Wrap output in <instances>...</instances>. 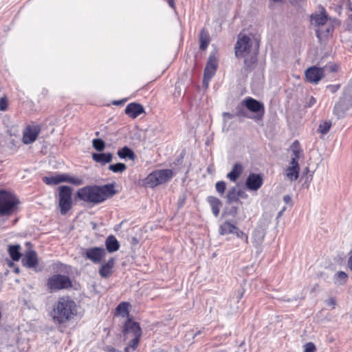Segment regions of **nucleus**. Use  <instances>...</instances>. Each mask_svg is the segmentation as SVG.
<instances>
[{"label":"nucleus","mask_w":352,"mask_h":352,"mask_svg":"<svg viewBox=\"0 0 352 352\" xmlns=\"http://www.w3.org/2000/svg\"><path fill=\"white\" fill-rule=\"evenodd\" d=\"M113 184H108L104 186H86L79 188L76 195L80 200L92 204H98L104 201L107 198L116 193Z\"/></svg>","instance_id":"1"},{"label":"nucleus","mask_w":352,"mask_h":352,"mask_svg":"<svg viewBox=\"0 0 352 352\" xmlns=\"http://www.w3.org/2000/svg\"><path fill=\"white\" fill-rule=\"evenodd\" d=\"M77 305L71 297L62 296L54 304L51 316L55 324H63L77 314Z\"/></svg>","instance_id":"2"},{"label":"nucleus","mask_w":352,"mask_h":352,"mask_svg":"<svg viewBox=\"0 0 352 352\" xmlns=\"http://www.w3.org/2000/svg\"><path fill=\"white\" fill-rule=\"evenodd\" d=\"M172 177L173 172L171 170H157L151 173L144 179V185L147 187L154 188L168 182Z\"/></svg>","instance_id":"3"},{"label":"nucleus","mask_w":352,"mask_h":352,"mask_svg":"<svg viewBox=\"0 0 352 352\" xmlns=\"http://www.w3.org/2000/svg\"><path fill=\"white\" fill-rule=\"evenodd\" d=\"M72 189L67 186L58 188V206L61 214H65L72 207Z\"/></svg>","instance_id":"4"},{"label":"nucleus","mask_w":352,"mask_h":352,"mask_svg":"<svg viewBox=\"0 0 352 352\" xmlns=\"http://www.w3.org/2000/svg\"><path fill=\"white\" fill-rule=\"evenodd\" d=\"M18 204L19 200L13 194L0 190V216L10 214Z\"/></svg>","instance_id":"5"},{"label":"nucleus","mask_w":352,"mask_h":352,"mask_svg":"<svg viewBox=\"0 0 352 352\" xmlns=\"http://www.w3.org/2000/svg\"><path fill=\"white\" fill-rule=\"evenodd\" d=\"M47 286L51 292H55L69 288L72 284L67 276L55 274L48 278Z\"/></svg>","instance_id":"6"},{"label":"nucleus","mask_w":352,"mask_h":352,"mask_svg":"<svg viewBox=\"0 0 352 352\" xmlns=\"http://www.w3.org/2000/svg\"><path fill=\"white\" fill-rule=\"evenodd\" d=\"M241 104L250 111L255 113H259L254 117H251V118L256 120H259L263 118L265 113V107L263 103L256 99L249 97L244 99Z\"/></svg>","instance_id":"7"},{"label":"nucleus","mask_w":352,"mask_h":352,"mask_svg":"<svg viewBox=\"0 0 352 352\" xmlns=\"http://www.w3.org/2000/svg\"><path fill=\"white\" fill-rule=\"evenodd\" d=\"M252 47L251 39L246 35L239 36L235 45V55L236 57H245L249 54Z\"/></svg>","instance_id":"8"},{"label":"nucleus","mask_w":352,"mask_h":352,"mask_svg":"<svg viewBox=\"0 0 352 352\" xmlns=\"http://www.w3.org/2000/svg\"><path fill=\"white\" fill-rule=\"evenodd\" d=\"M106 254V250L103 248L93 247L85 249L83 256L93 263L98 264L103 261Z\"/></svg>","instance_id":"9"},{"label":"nucleus","mask_w":352,"mask_h":352,"mask_svg":"<svg viewBox=\"0 0 352 352\" xmlns=\"http://www.w3.org/2000/svg\"><path fill=\"white\" fill-rule=\"evenodd\" d=\"M41 130V126L37 124H32L26 126L23 132V142L25 144L33 143L36 140Z\"/></svg>","instance_id":"10"},{"label":"nucleus","mask_w":352,"mask_h":352,"mask_svg":"<svg viewBox=\"0 0 352 352\" xmlns=\"http://www.w3.org/2000/svg\"><path fill=\"white\" fill-rule=\"evenodd\" d=\"M324 67H318L312 66L307 69L305 72L306 80L311 83L318 84V82L324 76Z\"/></svg>","instance_id":"11"},{"label":"nucleus","mask_w":352,"mask_h":352,"mask_svg":"<svg viewBox=\"0 0 352 352\" xmlns=\"http://www.w3.org/2000/svg\"><path fill=\"white\" fill-rule=\"evenodd\" d=\"M217 68V60L214 54H210L206 66L204 74L203 82L204 85H208L210 79L215 74Z\"/></svg>","instance_id":"12"},{"label":"nucleus","mask_w":352,"mask_h":352,"mask_svg":"<svg viewBox=\"0 0 352 352\" xmlns=\"http://www.w3.org/2000/svg\"><path fill=\"white\" fill-rule=\"evenodd\" d=\"M142 336V330L140 324L137 322H132L128 320L124 324V337L125 340L131 338H140Z\"/></svg>","instance_id":"13"},{"label":"nucleus","mask_w":352,"mask_h":352,"mask_svg":"<svg viewBox=\"0 0 352 352\" xmlns=\"http://www.w3.org/2000/svg\"><path fill=\"white\" fill-rule=\"evenodd\" d=\"M328 21V14L323 6H319V10L310 15L311 24L315 27H320L327 23Z\"/></svg>","instance_id":"14"},{"label":"nucleus","mask_w":352,"mask_h":352,"mask_svg":"<svg viewBox=\"0 0 352 352\" xmlns=\"http://www.w3.org/2000/svg\"><path fill=\"white\" fill-rule=\"evenodd\" d=\"M22 263L24 266L34 269L35 272H39L41 268L38 269V259L34 250H28L25 252L22 258Z\"/></svg>","instance_id":"15"},{"label":"nucleus","mask_w":352,"mask_h":352,"mask_svg":"<svg viewBox=\"0 0 352 352\" xmlns=\"http://www.w3.org/2000/svg\"><path fill=\"white\" fill-rule=\"evenodd\" d=\"M352 106V101L342 95L339 101L335 104L333 113L338 118H342L346 111Z\"/></svg>","instance_id":"16"},{"label":"nucleus","mask_w":352,"mask_h":352,"mask_svg":"<svg viewBox=\"0 0 352 352\" xmlns=\"http://www.w3.org/2000/svg\"><path fill=\"white\" fill-rule=\"evenodd\" d=\"M263 184V179L260 174L250 173L245 182L246 188L250 190H258Z\"/></svg>","instance_id":"17"},{"label":"nucleus","mask_w":352,"mask_h":352,"mask_svg":"<svg viewBox=\"0 0 352 352\" xmlns=\"http://www.w3.org/2000/svg\"><path fill=\"white\" fill-rule=\"evenodd\" d=\"M125 113L131 118H135L144 112L143 106L139 103L131 102L125 108Z\"/></svg>","instance_id":"18"},{"label":"nucleus","mask_w":352,"mask_h":352,"mask_svg":"<svg viewBox=\"0 0 352 352\" xmlns=\"http://www.w3.org/2000/svg\"><path fill=\"white\" fill-rule=\"evenodd\" d=\"M265 236V231L262 228H256L252 233V243L256 248H260Z\"/></svg>","instance_id":"19"},{"label":"nucleus","mask_w":352,"mask_h":352,"mask_svg":"<svg viewBox=\"0 0 352 352\" xmlns=\"http://www.w3.org/2000/svg\"><path fill=\"white\" fill-rule=\"evenodd\" d=\"M115 265V259L113 258H111L108 260V261L100 266L99 270V274L102 278H108L112 274V270Z\"/></svg>","instance_id":"20"},{"label":"nucleus","mask_w":352,"mask_h":352,"mask_svg":"<svg viewBox=\"0 0 352 352\" xmlns=\"http://www.w3.org/2000/svg\"><path fill=\"white\" fill-rule=\"evenodd\" d=\"M92 159L96 162L100 163L102 165H104L107 163H109L112 161L113 155L110 153H93Z\"/></svg>","instance_id":"21"},{"label":"nucleus","mask_w":352,"mask_h":352,"mask_svg":"<svg viewBox=\"0 0 352 352\" xmlns=\"http://www.w3.org/2000/svg\"><path fill=\"white\" fill-rule=\"evenodd\" d=\"M105 245L109 252H116L120 248V243L113 235H110L106 239Z\"/></svg>","instance_id":"22"},{"label":"nucleus","mask_w":352,"mask_h":352,"mask_svg":"<svg viewBox=\"0 0 352 352\" xmlns=\"http://www.w3.org/2000/svg\"><path fill=\"white\" fill-rule=\"evenodd\" d=\"M210 36L206 28H202L199 33V48L201 50H205L210 43Z\"/></svg>","instance_id":"23"},{"label":"nucleus","mask_w":352,"mask_h":352,"mask_svg":"<svg viewBox=\"0 0 352 352\" xmlns=\"http://www.w3.org/2000/svg\"><path fill=\"white\" fill-rule=\"evenodd\" d=\"M237 227L230 222L226 221L219 226V234L221 235H226L229 234H234Z\"/></svg>","instance_id":"24"},{"label":"nucleus","mask_w":352,"mask_h":352,"mask_svg":"<svg viewBox=\"0 0 352 352\" xmlns=\"http://www.w3.org/2000/svg\"><path fill=\"white\" fill-rule=\"evenodd\" d=\"M243 172V166L241 164L236 163L235 164L232 168V170L227 174V177L232 181L235 182L239 177L241 174Z\"/></svg>","instance_id":"25"},{"label":"nucleus","mask_w":352,"mask_h":352,"mask_svg":"<svg viewBox=\"0 0 352 352\" xmlns=\"http://www.w3.org/2000/svg\"><path fill=\"white\" fill-rule=\"evenodd\" d=\"M43 180L47 185H56L61 182H65L66 179L65 174H57L54 176L44 177Z\"/></svg>","instance_id":"26"},{"label":"nucleus","mask_w":352,"mask_h":352,"mask_svg":"<svg viewBox=\"0 0 352 352\" xmlns=\"http://www.w3.org/2000/svg\"><path fill=\"white\" fill-rule=\"evenodd\" d=\"M348 278L349 276L347 274L342 271L336 272L333 278L334 284L338 286L344 285L346 283Z\"/></svg>","instance_id":"27"},{"label":"nucleus","mask_w":352,"mask_h":352,"mask_svg":"<svg viewBox=\"0 0 352 352\" xmlns=\"http://www.w3.org/2000/svg\"><path fill=\"white\" fill-rule=\"evenodd\" d=\"M20 249H21L20 245H9L8 253L13 261H18L21 258V254L19 252Z\"/></svg>","instance_id":"28"},{"label":"nucleus","mask_w":352,"mask_h":352,"mask_svg":"<svg viewBox=\"0 0 352 352\" xmlns=\"http://www.w3.org/2000/svg\"><path fill=\"white\" fill-rule=\"evenodd\" d=\"M118 155L121 159L129 158L133 160L135 158V155L133 151L127 146H124L122 148L118 150Z\"/></svg>","instance_id":"29"},{"label":"nucleus","mask_w":352,"mask_h":352,"mask_svg":"<svg viewBox=\"0 0 352 352\" xmlns=\"http://www.w3.org/2000/svg\"><path fill=\"white\" fill-rule=\"evenodd\" d=\"M208 201L211 206L212 212L215 217H217L219 214V207L221 206L220 200L212 196L208 197Z\"/></svg>","instance_id":"30"},{"label":"nucleus","mask_w":352,"mask_h":352,"mask_svg":"<svg viewBox=\"0 0 352 352\" xmlns=\"http://www.w3.org/2000/svg\"><path fill=\"white\" fill-rule=\"evenodd\" d=\"M226 201L228 204H231L239 201V193L236 187H232L230 188L226 195Z\"/></svg>","instance_id":"31"},{"label":"nucleus","mask_w":352,"mask_h":352,"mask_svg":"<svg viewBox=\"0 0 352 352\" xmlns=\"http://www.w3.org/2000/svg\"><path fill=\"white\" fill-rule=\"evenodd\" d=\"M299 171L300 169L289 166L285 170V175L290 181H295L298 177Z\"/></svg>","instance_id":"32"},{"label":"nucleus","mask_w":352,"mask_h":352,"mask_svg":"<svg viewBox=\"0 0 352 352\" xmlns=\"http://www.w3.org/2000/svg\"><path fill=\"white\" fill-rule=\"evenodd\" d=\"M127 346L124 349V352H133L138 347L140 338H131Z\"/></svg>","instance_id":"33"},{"label":"nucleus","mask_w":352,"mask_h":352,"mask_svg":"<svg viewBox=\"0 0 352 352\" xmlns=\"http://www.w3.org/2000/svg\"><path fill=\"white\" fill-rule=\"evenodd\" d=\"M129 303L126 302H122L120 303L116 307V311L118 314L121 315L122 317H125L129 314Z\"/></svg>","instance_id":"34"},{"label":"nucleus","mask_w":352,"mask_h":352,"mask_svg":"<svg viewBox=\"0 0 352 352\" xmlns=\"http://www.w3.org/2000/svg\"><path fill=\"white\" fill-rule=\"evenodd\" d=\"M65 182H69L72 184H74L75 186H80V185H82L83 184V180L82 179L80 178V177H74V176H71L68 174H65Z\"/></svg>","instance_id":"35"},{"label":"nucleus","mask_w":352,"mask_h":352,"mask_svg":"<svg viewBox=\"0 0 352 352\" xmlns=\"http://www.w3.org/2000/svg\"><path fill=\"white\" fill-rule=\"evenodd\" d=\"M291 150L293 153V157H299L300 156V153L302 152V150L300 148V142L298 140H295L292 146H291Z\"/></svg>","instance_id":"36"},{"label":"nucleus","mask_w":352,"mask_h":352,"mask_svg":"<svg viewBox=\"0 0 352 352\" xmlns=\"http://www.w3.org/2000/svg\"><path fill=\"white\" fill-rule=\"evenodd\" d=\"M109 169L113 173H122L126 169V166L123 163H117L109 165Z\"/></svg>","instance_id":"37"},{"label":"nucleus","mask_w":352,"mask_h":352,"mask_svg":"<svg viewBox=\"0 0 352 352\" xmlns=\"http://www.w3.org/2000/svg\"><path fill=\"white\" fill-rule=\"evenodd\" d=\"M331 126V123L329 121H325L320 124L318 131L322 134L327 133Z\"/></svg>","instance_id":"38"},{"label":"nucleus","mask_w":352,"mask_h":352,"mask_svg":"<svg viewBox=\"0 0 352 352\" xmlns=\"http://www.w3.org/2000/svg\"><path fill=\"white\" fill-rule=\"evenodd\" d=\"M92 144L93 147L98 151H102L105 148V143L101 139H94Z\"/></svg>","instance_id":"39"},{"label":"nucleus","mask_w":352,"mask_h":352,"mask_svg":"<svg viewBox=\"0 0 352 352\" xmlns=\"http://www.w3.org/2000/svg\"><path fill=\"white\" fill-rule=\"evenodd\" d=\"M216 190L221 195H223L226 189V184L223 181H220L215 184Z\"/></svg>","instance_id":"40"},{"label":"nucleus","mask_w":352,"mask_h":352,"mask_svg":"<svg viewBox=\"0 0 352 352\" xmlns=\"http://www.w3.org/2000/svg\"><path fill=\"white\" fill-rule=\"evenodd\" d=\"M342 96L352 101V80L344 89Z\"/></svg>","instance_id":"41"},{"label":"nucleus","mask_w":352,"mask_h":352,"mask_svg":"<svg viewBox=\"0 0 352 352\" xmlns=\"http://www.w3.org/2000/svg\"><path fill=\"white\" fill-rule=\"evenodd\" d=\"M234 234L236 235V237L242 239L245 243H249V240H248V234H246L245 233H244L243 232L241 231L239 228L237 227V229L235 231V233Z\"/></svg>","instance_id":"42"},{"label":"nucleus","mask_w":352,"mask_h":352,"mask_svg":"<svg viewBox=\"0 0 352 352\" xmlns=\"http://www.w3.org/2000/svg\"><path fill=\"white\" fill-rule=\"evenodd\" d=\"M256 62V56H252L250 60H245V65L247 68V69L251 70L253 68L254 65Z\"/></svg>","instance_id":"43"},{"label":"nucleus","mask_w":352,"mask_h":352,"mask_svg":"<svg viewBox=\"0 0 352 352\" xmlns=\"http://www.w3.org/2000/svg\"><path fill=\"white\" fill-rule=\"evenodd\" d=\"M316 347L315 344L311 342L306 343L304 346L303 352H316Z\"/></svg>","instance_id":"44"},{"label":"nucleus","mask_w":352,"mask_h":352,"mask_svg":"<svg viewBox=\"0 0 352 352\" xmlns=\"http://www.w3.org/2000/svg\"><path fill=\"white\" fill-rule=\"evenodd\" d=\"M236 116L239 118H248V114L243 107H238Z\"/></svg>","instance_id":"45"},{"label":"nucleus","mask_w":352,"mask_h":352,"mask_svg":"<svg viewBox=\"0 0 352 352\" xmlns=\"http://www.w3.org/2000/svg\"><path fill=\"white\" fill-rule=\"evenodd\" d=\"M8 107V102L6 96H3L0 98V110L6 111Z\"/></svg>","instance_id":"46"},{"label":"nucleus","mask_w":352,"mask_h":352,"mask_svg":"<svg viewBox=\"0 0 352 352\" xmlns=\"http://www.w3.org/2000/svg\"><path fill=\"white\" fill-rule=\"evenodd\" d=\"M298 160L299 157H292L290 162V166H294V168L300 169Z\"/></svg>","instance_id":"47"},{"label":"nucleus","mask_w":352,"mask_h":352,"mask_svg":"<svg viewBox=\"0 0 352 352\" xmlns=\"http://www.w3.org/2000/svg\"><path fill=\"white\" fill-rule=\"evenodd\" d=\"M340 85H330L327 86V89H329L332 94L336 93L340 89Z\"/></svg>","instance_id":"48"},{"label":"nucleus","mask_w":352,"mask_h":352,"mask_svg":"<svg viewBox=\"0 0 352 352\" xmlns=\"http://www.w3.org/2000/svg\"><path fill=\"white\" fill-rule=\"evenodd\" d=\"M326 304L327 305L331 307L333 309L336 305V300L333 298H330L326 301Z\"/></svg>","instance_id":"49"},{"label":"nucleus","mask_w":352,"mask_h":352,"mask_svg":"<svg viewBox=\"0 0 352 352\" xmlns=\"http://www.w3.org/2000/svg\"><path fill=\"white\" fill-rule=\"evenodd\" d=\"M316 103V99L313 97V96H311L307 102V107H311L312 106H314L315 104Z\"/></svg>","instance_id":"50"},{"label":"nucleus","mask_w":352,"mask_h":352,"mask_svg":"<svg viewBox=\"0 0 352 352\" xmlns=\"http://www.w3.org/2000/svg\"><path fill=\"white\" fill-rule=\"evenodd\" d=\"M234 117V115L233 114H231L228 112H224L223 113V120L226 122V120H229V119H232Z\"/></svg>","instance_id":"51"},{"label":"nucleus","mask_w":352,"mask_h":352,"mask_svg":"<svg viewBox=\"0 0 352 352\" xmlns=\"http://www.w3.org/2000/svg\"><path fill=\"white\" fill-rule=\"evenodd\" d=\"M237 193H239V198L241 197V198L246 199L248 197V195L244 191H243L241 190H239L237 191Z\"/></svg>","instance_id":"52"},{"label":"nucleus","mask_w":352,"mask_h":352,"mask_svg":"<svg viewBox=\"0 0 352 352\" xmlns=\"http://www.w3.org/2000/svg\"><path fill=\"white\" fill-rule=\"evenodd\" d=\"M347 266L349 269L352 272V255L350 256L348 258Z\"/></svg>","instance_id":"53"},{"label":"nucleus","mask_w":352,"mask_h":352,"mask_svg":"<svg viewBox=\"0 0 352 352\" xmlns=\"http://www.w3.org/2000/svg\"><path fill=\"white\" fill-rule=\"evenodd\" d=\"M283 200L286 204H288L291 201V197L289 195H286L283 197Z\"/></svg>","instance_id":"54"},{"label":"nucleus","mask_w":352,"mask_h":352,"mask_svg":"<svg viewBox=\"0 0 352 352\" xmlns=\"http://www.w3.org/2000/svg\"><path fill=\"white\" fill-rule=\"evenodd\" d=\"M285 210H286V208H285V207H284V208H283V209H282V210L278 212V217H278H278H280L283 214V213L284 212V211H285Z\"/></svg>","instance_id":"55"},{"label":"nucleus","mask_w":352,"mask_h":352,"mask_svg":"<svg viewBox=\"0 0 352 352\" xmlns=\"http://www.w3.org/2000/svg\"><path fill=\"white\" fill-rule=\"evenodd\" d=\"M243 296V292H239L238 300H241Z\"/></svg>","instance_id":"56"},{"label":"nucleus","mask_w":352,"mask_h":352,"mask_svg":"<svg viewBox=\"0 0 352 352\" xmlns=\"http://www.w3.org/2000/svg\"><path fill=\"white\" fill-rule=\"evenodd\" d=\"M331 72H336L337 69L336 65H332L330 67Z\"/></svg>","instance_id":"57"},{"label":"nucleus","mask_w":352,"mask_h":352,"mask_svg":"<svg viewBox=\"0 0 352 352\" xmlns=\"http://www.w3.org/2000/svg\"><path fill=\"white\" fill-rule=\"evenodd\" d=\"M124 102V100L114 101V102H113V104H122Z\"/></svg>","instance_id":"58"},{"label":"nucleus","mask_w":352,"mask_h":352,"mask_svg":"<svg viewBox=\"0 0 352 352\" xmlns=\"http://www.w3.org/2000/svg\"><path fill=\"white\" fill-rule=\"evenodd\" d=\"M168 3H169L170 7H172V8L174 7V1H173V0H169L168 1Z\"/></svg>","instance_id":"59"},{"label":"nucleus","mask_w":352,"mask_h":352,"mask_svg":"<svg viewBox=\"0 0 352 352\" xmlns=\"http://www.w3.org/2000/svg\"><path fill=\"white\" fill-rule=\"evenodd\" d=\"M201 333V331H199L195 334V336H197V335H199Z\"/></svg>","instance_id":"60"},{"label":"nucleus","mask_w":352,"mask_h":352,"mask_svg":"<svg viewBox=\"0 0 352 352\" xmlns=\"http://www.w3.org/2000/svg\"><path fill=\"white\" fill-rule=\"evenodd\" d=\"M272 1H274V2H280V1H281L282 0H272Z\"/></svg>","instance_id":"61"},{"label":"nucleus","mask_w":352,"mask_h":352,"mask_svg":"<svg viewBox=\"0 0 352 352\" xmlns=\"http://www.w3.org/2000/svg\"><path fill=\"white\" fill-rule=\"evenodd\" d=\"M316 34H317V36H318V37H319V34H320V33H319V32H318V31H316Z\"/></svg>","instance_id":"62"},{"label":"nucleus","mask_w":352,"mask_h":352,"mask_svg":"<svg viewBox=\"0 0 352 352\" xmlns=\"http://www.w3.org/2000/svg\"><path fill=\"white\" fill-rule=\"evenodd\" d=\"M15 272H19V269H18V268H16V269L15 270Z\"/></svg>","instance_id":"63"}]
</instances>
